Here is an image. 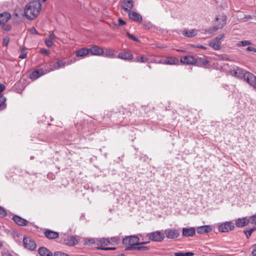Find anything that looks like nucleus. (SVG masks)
<instances>
[{
    "label": "nucleus",
    "mask_w": 256,
    "mask_h": 256,
    "mask_svg": "<svg viewBox=\"0 0 256 256\" xmlns=\"http://www.w3.org/2000/svg\"><path fill=\"white\" fill-rule=\"evenodd\" d=\"M134 114V116H142L144 117V115L139 110V114L138 113V108L132 107L131 108H125L124 111L122 110H117L116 111L108 112L106 114L108 117L116 124H126L128 121L130 120V118L124 116V115Z\"/></svg>",
    "instance_id": "obj_1"
},
{
    "label": "nucleus",
    "mask_w": 256,
    "mask_h": 256,
    "mask_svg": "<svg viewBox=\"0 0 256 256\" xmlns=\"http://www.w3.org/2000/svg\"><path fill=\"white\" fill-rule=\"evenodd\" d=\"M41 4L39 1H32L28 2L24 9L25 16L28 20H34L41 10Z\"/></svg>",
    "instance_id": "obj_2"
},
{
    "label": "nucleus",
    "mask_w": 256,
    "mask_h": 256,
    "mask_svg": "<svg viewBox=\"0 0 256 256\" xmlns=\"http://www.w3.org/2000/svg\"><path fill=\"white\" fill-rule=\"evenodd\" d=\"M122 244L128 246L127 247H136V246L148 244V242H140L139 238L136 236H126L122 240Z\"/></svg>",
    "instance_id": "obj_3"
},
{
    "label": "nucleus",
    "mask_w": 256,
    "mask_h": 256,
    "mask_svg": "<svg viewBox=\"0 0 256 256\" xmlns=\"http://www.w3.org/2000/svg\"><path fill=\"white\" fill-rule=\"evenodd\" d=\"M216 21L217 22L216 26L209 30H206V33H212L223 28L226 23V16L224 14L220 15L216 18Z\"/></svg>",
    "instance_id": "obj_4"
},
{
    "label": "nucleus",
    "mask_w": 256,
    "mask_h": 256,
    "mask_svg": "<svg viewBox=\"0 0 256 256\" xmlns=\"http://www.w3.org/2000/svg\"><path fill=\"white\" fill-rule=\"evenodd\" d=\"M110 244L109 238H100L97 240L96 245L98 249L104 250H113L116 249L115 247H104Z\"/></svg>",
    "instance_id": "obj_5"
},
{
    "label": "nucleus",
    "mask_w": 256,
    "mask_h": 256,
    "mask_svg": "<svg viewBox=\"0 0 256 256\" xmlns=\"http://www.w3.org/2000/svg\"><path fill=\"white\" fill-rule=\"evenodd\" d=\"M146 237L150 240L160 242L164 240V235L160 231H156L147 234Z\"/></svg>",
    "instance_id": "obj_6"
},
{
    "label": "nucleus",
    "mask_w": 256,
    "mask_h": 256,
    "mask_svg": "<svg viewBox=\"0 0 256 256\" xmlns=\"http://www.w3.org/2000/svg\"><path fill=\"white\" fill-rule=\"evenodd\" d=\"M224 34H218L216 38L210 41L208 43L209 46L215 50H220L221 48L220 44L221 40L224 38Z\"/></svg>",
    "instance_id": "obj_7"
},
{
    "label": "nucleus",
    "mask_w": 256,
    "mask_h": 256,
    "mask_svg": "<svg viewBox=\"0 0 256 256\" xmlns=\"http://www.w3.org/2000/svg\"><path fill=\"white\" fill-rule=\"evenodd\" d=\"M244 78L247 83L256 89V76L252 72H244Z\"/></svg>",
    "instance_id": "obj_8"
},
{
    "label": "nucleus",
    "mask_w": 256,
    "mask_h": 256,
    "mask_svg": "<svg viewBox=\"0 0 256 256\" xmlns=\"http://www.w3.org/2000/svg\"><path fill=\"white\" fill-rule=\"evenodd\" d=\"M234 228V224L231 222H226L220 224L218 227V231L222 232H228Z\"/></svg>",
    "instance_id": "obj_9"
},
{
    "label": "nucleus",
    "mask_w": 256,
    "mask_h": 256,
    "mask_svg": "<svg viewBox=\"0 0 256 256\" xmlns=\"http://www.w3.org/2000/svg\"><path fill=\"white\" fill-rule=\"evenodd\" d=\"M169 239H176L180 235V232L178 230L174 228H168L164 232V235Z\"/></svg>",
    "instance_id": "obj_10"
},
{
    "label": "nucleus",
    "mask_w": 256,
    "mask_h": 256,
    "mask_svg": "<svg viewBox=\"0 0 256 256\" xmlns=\"http://www.w3.org/2000/svg\"><path fill=\"white\" fill-rule=\"evenodd\" d=\"M23 242L24 248L29 250H34L36 247L35 241L30 237L24 236L23 239Z\"/></svg>",
    "instance_id": "obj_11"
},
{
    "label": "nucleus",
    "mask_w": 256,
    "mask_h": 256,
    "mask_svg": "<svg viewBox=\"0 0 256 256\" xmlns=\"http://www.w3.org/2000/svg\"><path fill=\"white\" fill-rule=\"evenodd\" d=\"M196 62H195L194 66L208 69L210 68V67L209 60L205 58H196Z\"/></svg>",
    "instance_id": "obj_12"
},
{
    "label": "nucleus",
    "mask_w": 256,
    "mask_h": 256,
    "mask_svg": "<svg viewBox=\"0 0 256 256\" xmlns=\"http://www.w3.org/2000/svg\"><path fill=\"white\" fill-rule=\"evenodd\" d=\"M180 62L188 65H194L196 61V58L192 56H186L181 57Z\"/></svg>",
    "instance_id": "obj_13"
},
{
    "label": "nucleus",
    "mask_w": 256,
    "mask_h": 256,
    "mask_svg": "<svg viewBox=\"0 0 256 256\" xmlns=\"http://www.w3.org/2000/svg\"><path fill=\"white\" fill-rule=\"evenodd\" d=\"M88 126V122L87 121H82L79 123L76 124V127L77 128L78 132L80 134L84 133L88 131L86 127Z\"/></svg>",
    "instance_id": "obj_14"
},
{
    "label": "nucleus",
    "mask_w": 256,
    "mask_h": 256,
    "mask_svg": "<svg viewBox=\"0 0 256 256\" xmlns=\"http://www.w3.org/2000/svg\"><path fill=\"white\" fill-rule=\"evenodd\" d=\"M196 234V230L194 227L184 228L182 230V236L184 237L192 236Z\"/></svg>",
    "instance_id": "obj_15"
},
{
    "label": "nucleus",
    "mask_w": 256,
    "mask_h": 256,
    "mask_svg": "<svg viewBox=\"0 0 256 256\" xmlns=\"http://www.w3.org/2000/svg\"><path fill=\"white\" fill-rule=\"evenodd\" d=\"M45 236L49 240H54L58 237V232L49 229H46L44 232Z\"/></svg>",
    "instance_id": "obj_16"
},
{
    "label": "nucleus",
    "mask_w": 256,
    "mask_h": 256,
    "mask_svg": "<svg viewBox=\"0 0 256 256\" xmlns=\"http://www.w3.org/2000/svg\"><path fill=\"white\" fill-rule=\"evenodd\" d=\"M128 12V16L130 19L138 22H141L142 21V16L140 14L136 12L130 10Z\"/></svg>",
    "instance_id": "obj_17"
},
{
    "label": "nucleus",
    "mask_w": 256,
    "mask_h": 256,
    "mask_svg": "<svg viewBox=\"0 0 256 256\" xmlns=\"http://www.w3.org/2000/svg\"><path fill=\"white\" fill-rule=\"evenodd\" d=\"M12 220L16 224L20 226H26L28 224L27 220L17 215L14 216Z\"/></svg>",
    "instance_id": "obj_18"
},
{
    "label": "nucleus",
    "mask_w": 256,
    "mask_h": 256,
    "mask_svg": "<svg viewBox=\"0 0 256 256\" xmlns=\"http://www.w3.org/2000/svg\"><path fill=\"white\" fill-rule=\"evenodd\" d=\"M44 72H42V70L41 68H37L34 70L30 74V78L32 80H36L38 79L40 76H44Z\"/></svg>",
    "instance_id": "obj_19"
},
{
    "label": "nucleus",
    "mask_w": 256,
    "mask_h": 256,
    "mask_svg": "<svg viewBox=\"0 0 256 256\" xmlns=\"http://www.w3.org/2000/svg\"><path fill=\"white\" fill-rule=\"evenodd\" d=\"M89 50L90 52L92 55L100 56L104 52L102 48L96 45L92 46L90 48H89Z\"/></svg>",
    "instance_id": "obj_20"
},
{
    "label": "nucleus",
    "mask_w": 256,
    "mask_h": 256,
    "mask_svg": "<svg viewBox=\"0 0 256 256\" xmlns=\"http://www.w3.org/2000/svg\"><path fill=\"white\" fill-rule=\"evenodd\" d=\"M250 223V220L246 217L243 218H239L236 221V226L238 228H242L247 226Z\"/></svg>",
    "instance_id": "obj_21"
},
{
    "label": "nucleus",
    "mask_w": 256,
    "mask_h": 256,
    "mask_svg": "<svg viewBox=\"0 0 256 256\" xmlns=\"http://www.w3.org/2000/svg\"><path fill=\"white\" fill-rule=\"evenodd\" d=\"M212 230V228L210 225H206L198 227L196 229L197 232L200 234H206Z\"/></svg>",
    "instance_id": "obj_22"
},
{
    "label": "nucleus",
    "mask_w": 256,
    "mask_h": 256,
    "mask_svg": "<svg viewBox=\"0 0 256 256\" xmlns=\"http://www.w3.org/2000/svg\"><path fill=\"white\" fill-rule=\"evenodd\" d=\"M244 70L242 68H241L237 66L234 70L232 75L240 79H242L244 78Z\"/></svg>",
    "instance_id": "obj_23"
},
{
    "label": "nucleus",
    "mask_w": 256,
    "mask_h": 256,
    "mask_svg": "<svg viewBox=\"0 0 256 256\" xmlns=\"http://www.w3.org/2000/svg\"><path fill=\"white\" fill-rule=\"evenodd\" d=\"M124 4L125 6H123L122 8L126 12L131 10V9L134 6V2L132 0H124Z\"/></svg>",
    "instance_id": "obj_24"
},
{
    "label": "nucleus",
    "mask_w": 256,
    "mask_h": 256,
    "mask_svg": "<svg viewBox=\"0 0 256 256\" xmlns=\"http://www.w3.org/2000/svg\"><path fill=\"white\" fill-rule=\"evenodd\" d=\"M118 58L122 60H132L134 58V56L128 52H123L118 54Z\"/></svg>",
    "instance_id": "obj_25"
},
{
    "label": "nucleus",
    "mask_w": 256,
    "mask_h": 256,
    "mask_svg": "<svg viewBox=\"0 0 256 256\" xmlns=\"http://www.w3.org/2000/svg\"><path fill=\"white\" fill-rule=\"evenodd\" d=\"M38 252L40 256H53L52 253L44 246L40 247L38 250Z\"/></svg>",
    "instance_id": "obj_26"
},
{
    "label": "nucleus",
    "mask_w": 256,
    "mask_h": 256,
    "mask_svg": "<svg viewBox=\"0 0 256 256\" xmlns=\"http://www.w3.org/2000/svg\"><path fill=\"white\" fill-rule=\"evenodd\" d=\"M78 242L76 238L74 236H70L69 239L64 240V244L70 246L76 245Z\"/></svg>",
    "instance_id": "obj_27"
},
{
    "label": "nucleus",
    "mask_w": 256,
    "mask_h": 256,
    "mask_svg": "<svg viewBox=\"0 0 256 256\" xmlns=\"http://www.w3.org/2000/svg\"><path fill=\"white\" fill-rule=\"evenodd\" d=\"M150 250L149 246H136V247H126L125 250H136L138 251H146Z\"/></svg>",
    "instance_id": "obj_28"
},
{
    "label": "nucleus",
    "mask_w": 256,
    "mask_h": 256,
    "mask_svg": "<svg viewBox=\"0 0 256 256\" xmlns=\"http://www.w3.org/2000/svg\"><path fill=\"white\" fill-rule=\"evenodd\" d=\"M11 18L9 12H4L0 14V24L6 22Z\"/></svg>",
    "instance_id": "obj_29"
},
{
    "label": "nucleus",
    "mask_w": 256,
    "mask_h": 256,
    "mask_svg": "<svg viewBox=\"0 0 256 256\" xmlns=\"http://www.w3.org/2000/svg\"><path fill=\"white\" fill-rule=\"evenodd\" d=\"M68 64L69 63L67 62L66 60H59L53 64V66L54 70H56L61 68H64L66 64L68 65Z\"/></svg>",
    "instance_id": "obj_30"
},
{
    "label": "nucleus",
    "mask_w": 256,
    "mask_h": 256,
    "mask_svg": "<svg viewBox=\"0 0 256 256\" xmlns=\"http://www.w3.org/2000/svg\"><path fill=\"white\" fill-rule=\"evenodd\" d=\"M40 68H41V70H42V72H44V75L48 72H50L51 71L54 70L53 64H44Z\"/></svg>",
    "instance_id": "obj_31"
},
{
    "label": "nucleus",
    "mask_w": 256,
    "mask_h": 256,
    "mask_svg": "<svg viewBox=\"0 0 256 256\" xmlns=\"http://www.w3.org/2000/svg\"><path fill=\"white\" fill-rule=\"evenodd\" d=\"M178 63V60L174 57H167L162 62L166 64H176Z\"/></svg>",
    "instance_id": "obj_32"
},
{
    "label": "nucleus",
    "mask_w": 256,
    "mask_h": 256,
    "mask_svg": "<svg viewBox=\"0 0 256 256\" xmlns=\"http://www.w3.org/2000/svg\"><path fill=\"white\" fill-rule=\"evenodd\" d=\"M182 34L188 38H192L197 34V30H183Z\"/></svg>",
    "instance_id": "obj_33"
},
{
    "label": "nucleus",
    "mask_w": 256,
    "mask_h": 256,
    "mask_svg": "<svg viewBox=\"0 0 256 256\" xmlns=\"http://www.w3.org/2000/svg\"><path fill=\"white\" fill-rule=\"evenodd\" d=\"M149 58L148 57L146 56L145 55L142 54L137 56L135 59L134 60V62L144 63L147 62Z\"/></svg>",
    "instance_id": "obj_34"
},
{
    "label": "nucleus",
    "mask_w": 256,
    "mask_h": 256,
    "mask_svg": "<svg viewBox=\"0 0 256 256\" xmlns=\"http://www.w3.org/2000/svg\"><path fill=\"white\" fill-rule=\"evenodd\" d=\"M90 52V50L88 48H82L78 50L76 53L77 56L83 57L86 56Z\"/></svg>",
    "instance_id": "obj_35"
},
{
    "label": "nucleus",
    "mask_w": 256,
    "mask_h": 256,
    "mask_svg": "<svg viewBox=\"0 0 256 256\" xmlns=\"http://www.w3.org/2000/svg\"><path fill=\"white\" fill-rule=\"evenodd\" d=\"M114 50L111 48L106 49L104 52V56L110 58L114 57Z\"/></svg>",
    "instance_id": "obj_36"
},
{
    "label": "nucleus",
    "mask_w": 256,
    "mask_h": 256,
    "mask_svg": "<svg viewBox=\"0 0 256 256\" xmlns=\"http://www.w3.org/2000/svg\"><path fill=\"white\" fill-rule=\"evenodd\" d=\"M6 98L5 96H0V111L6 108Z\"/></svg>",
    "instance_id": "obj_37"
},
{
    "label": "nucleus",
    "mask_w": 256,
    "mask_h": 256,
    "mask_svg": "<svg viewBox=\"0 0 256 256\" xmlns=\"http://www.w3.org/2000/svg\"><path fill=\"white\" fill-rule=\"evenodd\" d=\"M120 242V238L119 236H114L110 238V244L111 245L118 244Z\"/></svg>",
    "instance_id": "obj_38"
},
{
    "label": "nucleus",
    "mask_w": 256,
    "mask_h": 256,
    "mask_svg": "<svg viewBox=\"0 0 256 256\" xmlns=\"http://www.w3.org/2000/svg\"><path fill=\"white\" fill-rule=\"evenodd\" d=\"M256 230V227L254 226L252 228L250 229H244V233L246 234L247 238H249V237L251 236L252 232Z\"/></svg>",
    "instance_id": "obj_39"
},
{
    "label": "nucleus",
    "mask_w": 256,
    "mask_h": 256,
    "mask_svg": "<svg viewBox=\"0 0 256 256\" xmlns=\"http://www.w3.org/2000/svg\"><path fill=\"white\" fill-rule=\"evenodd\" d=\"M251 44V42L250 40H244L239 42L237 45L238 46H248Z\"/></svg>",
    "instance_id": "obj_40"
},
{
    "label": "nucleus",
    "mask_w": 256,
    "mask_h": 256,
    "mask_svg": "<svg viewBox=\"0 0 256 256\" xmlns=\"http://www.w3.org/2000/svg\"><path fill=\"white\" fill-rule=\"evenodd\" d=\"M142 24H143L144 28L145 30H150L153 26L152 24L150 22H146V21H144L143 22Z\"/></svg>",
    "instance_id": "obj_41"
},
{
    "label": "nucleus",
    "mask_w": 256,
    "mask_h": 256,
    "mask_svg": "<svg viewBox=\"0 0 256 256\" xmlns=\"http://www.w3.org/2000/svg\"><path fill=\"white\" fill-rule=\"evenodd\" d=\"M126 34L127 35V36L131 40H133L134 41L136 42H140V40L137 38H136L134 36L133 34H130L129 32H126Z\"/></svg>",
    "instance_id": "obj_42"
},
{
    "label": "nucleus",
    "mask_w": 256,
    "mask_h": 256,
    "mask_svg": "<svg viewBox=\"0 0 256 256\" xmlns=\"http://www.w3.org/2000/svg\"><path fill=\"white\" fill-rule=\"evenodd\" d=\"M7 216L6 210L2 206H0V218H4Z\"/></svg>",
    "instance_id": "obj_43"
},
{
    "label": "nucleus",
    "mask_w": 256,
    "mask_h": 256,
    "mask_svg": "<svg viewBox=\"0 0 256 256\" xmlns=\"http://www.w3.org/2000/svg\"><path fill=\"white\" fill-rule=\"evenodd\" d=\"M54 256H70L68 254H66L65 252H59V251L56 252H54Z\"/></svg>",
    "instance_id": "obj_44"
},
{
    "label": "nucleus",
    "mask_w": 256,
    "mask_h": 256,
    "mask_svg": "<svg viewBox=\"0 0 256 256\" xmlns=\"http://www.w3.org/2000/svg\"><path fill=\"white\" fill-rule=\"evenodd\" d=\"M250 222L252 224H256V214L250 216Z\"/></svg>",
    "instance_id": "obj_45"
},
{
    "label": "nucleus",
    "mask_w": 256,
    "mask_h": 256,
    "mask_svg": "<svg viewBox=\"0 0 256 256\" xmlns=\"http://www.w3.org/2000/svg\"><path fill=\"white\" fill-rule=\"evenodd\" d=\"M40 54H44L46 56H48L50 54V52L49 50H48L45 48H41L40 50Z\"/></svg>",
    "instance_id": "obj_46"
},
{
    "label": "nucleus",
    "mask_w": 256,
    "mask_h": 256,
    "mask_svg": "<svg viewBox=\"0 0 256 256\" xmlns=\"http://www.w3.org/2000/svg\"><path fill=\"white\" fill-rule=\"evenodd\" d=\"M45 44L46 45V46L49 48L52 46V41L48 39V38H46L45 40Z\"/></svg>",
    "instance_id": "obj_47"
},
{
    "label": "nucleus",
    "mask_w": 256,
    "mask_h": 256,
    "mask_svg": "<svg viewBox=\"0 0 256 256\" xmlns=\"http://www.w3.org/2000/svg\"><path fill=\"white\" fill-rule=\"evenodd\" d=\"M10 42V38L8 37L4 38H3V45L4 46H7Z\"/></svg>",
    "instance_id": "obj_48"
},
{
    "label": "nucleus",
    "mask_w": 256,
    "mask_h": 256,
    "mask_svg": "<svg viewBox=\"0 0 256 256\" xmlns=\"http://www.w3.org/2000/svg\"><path fill=\"white\" fill-rule=\"evenodd\" d=\"M2 28L4 30L8 31L11 29L12 27L10 24H4Z\"/></svg>",
    "instance_id": "obj_49"
},
{
    "label": "nucleus",
    "mask_w": 256,
    "mask_h": 256,
    "mask_svg": "<svg viewBox=\"0 0 256 256\" xmlns=\"http://www.w3.org/2000/svg\"><path fill=\"white\" fill-rule=\"evenodd\" d=\"M252 256H256V244L252 246Z\"/></svg>",
    "instance_id": "obj_50"
},
{
    "label": "nucleus",
    "mask_w": 256,
    "mask_h": 256,
    "mask_svg": "<svg viewBox=\"0 0 256 256\" xmlns=\"http://www.w3.org/2000/svg\"><path fill=\"white\" fill-rule=\"evenodd\" d=\"M118 25L120 26H122L126 24V22L122 20L121 18H118Z\"/></svg>",
    "instance_id": "obj_51"
},
{
    "label": "nucleus",
    "mask_w": 256,
    "mask_h": 256,
    "mask_svg": "<svg viewBox=\"0 0 256 256\" xmlns=\"http://www.w3.org/2000/svg\"><path fill=\"white\" fill-rule=\"evenodd\" d=\"M6 88V86L4 84H0V94ZM0 96H4L2 94H0Z\"/></svg>",
    "instance_id": "obj_52"
},
{
    "label": "nucleus",
    "mask_w": 256,
    "mask_h": 256,
    "mask_svg": "<svg viewBox=\"0 0 256 256\" xmlns=\"http://www.w3.org/2000/svg\"><path fill=\"white\" fill-rule=\"evenodd\" d=\"M148 110H150V108L146 106H142L141 108L140 111L143 110L145 112L144 114H146V112L148 111Z\"/></svg>",
    "instance_id": "obj_53"
},
{
    "label": "nucleus",
    "mask_w": 256,
    "mask_h": 256,
    "mask_svg": "<svg viewBox=\"0 0 256 256\" xmlns=\"http://www.w3.org/2000/svg\"><path fill=\"white\" fill-rule=\"evenodd\" d=\"M182 256H192L194 254L192 252H182Z\"/></svg>",
    "instance_id": "obj_54"
},
{
    "label": "nucleus",
    "mask_w": 256,
    "mask_h": 256,
    "mask_svg": "<svg viewBox=\"0 0 256 256\" xmlns=\"http://www.w3.org/2000/svg\"><path fill=\"white\" fill-rule=\"evenodd\" d=\"M248 51H252V52H254L256 51V48L251 46H248L246 49Z\"/></svg>",
    "instance_id": "obj_55"
},
{
    "label": "nucleus",
    "mask_w": 256,
    "mask_h": 256,
    "mask_svg": "<svg viewBox=\"0 0 256 256\" xmlns=\"http://www.w3.org/2000/svg\"><path fill=\"white\" fill-rule=\"evenodd\" d=\"M50 38L51 40H52L55 39L56 36H55L53 32H50Z\"/></svg>",
    "instance_id": "obj_56"
},
{
    "label": "nucleus",
    "mask_w": 256,
    "mask_h": 256,
    "mask_svg": "<svg viewBox=\"0 0 256 256\" xmlns=\"http://www.w3.org/2000/svg\"><path fill=\"white\" fill-rule=\"evenodd\" d=\"M195 47L196 48L203 49V50H206L207 48L206 47L202 45H197Z\"/></svg>",
    "instance_id": "obj_57"
},
{
    "label": "nucleus",
    "mask_w": 256,
    "mask_h": 256,
    "mask_svg": "<svg viewBox=\"0 0 256 256\" xmlns=\"http://www.w3.org/2000/svg\"><path fill=\"white\" fill-rule=\"evenodd\" d=\"M27 56V54H20L18 56V58L20 59H24Z\"/></svg>",
    "instance_id": "obj_58"
},
{
    "label": "nucleus",
    "mask_w": 256,
    "mask_h": 256,
    "mask_svg": "<svg viewBox=\"0 0 256 256\" xmlns=\"http://www.w3.org/2000/svg\"><path fill=\"white\" fill-rule=\"evenodd\" d=\"M30 32L32 34H38V31L34 27L31 28Z\"/></svg>",
    "instance_id": "obj_59"
},
{
    "label": "nucleus",
    "mask_w": 256,
    "mask_h": 256,
    "mask_svg": "<svg viewBox=\"0 0 256 256\" xmlns=\"http://www.w3.org/2000/svg\"><path fill=\"white\" fill-rule=\"evenodd\" d=\"M244 18L248 20H250L252 18V16L249 14L245 15Z\"/></svg>",
    "instance_id": "obj_60"
},
{
    "label": "nucleus",
    "mask_w": 256,
    "mask_h": 256,
    "mask_svg": "<svg viewBox=\"0 0 256 256\" xmlns=\"http://www.w3.org/2000/svg\"><path fill=\"white\" fill-rule=\"evenodd\" d=\"M182 255H183L182 252H176L174 254L175 256H182Z\"/></svg>",
    "instance_id": "obj_61"
},
{
    "label": "nucleus",
    "mask_w": 256,
    "mask_h": 256,
    "mask_svg": "<svg viewBox=\"0 0 256 256\" xmlns=\"http://www.w3.org/2000/svg\"><path fill=\"white\" fill-rule=\"evenodd\" d=\"M2 256H12L10 254L5 253L4 254H2Z\"/></svg>",
    "instance_id": "obj_62"
},
{
    "label": "nucleus",
    "mask_w": 256,
    "mask_h": 256,
    "mask_svg": "<svg viewBox=\"0 0 256 256\" xmlns=\"http://www.w3.org/2000/svg\"><path fill=\"white\" fill-rule=\"evenodd\" d=\"M46 0H40V4H41V2H44ZM37 1H39V0H38Z\"/></svg>",
    "instance_id": "obj_63"
},
{
    "label": "nucleus",
    "mask_w": 256,
    "mask_h": 256,
    "mask_svg": "<svg viewBox=\"0 0 256 256\" xmlns=\"http://www.w3.org/2000/svg\"><path fill=\"white\" fill-rule=\"evenodd\" d=\"M24 48H22V52H23V51H24Z\"/></svg>",
    "instance_id": "obj_64"
}]
</instances>
